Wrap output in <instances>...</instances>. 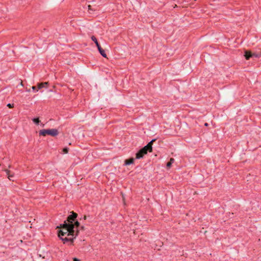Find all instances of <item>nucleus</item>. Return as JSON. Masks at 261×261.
<instances>
[{"mask_svg": "<svg viewBox=\"0 0 261 261\" xmlns=\"http://www.w3.org/2000/svg\"><path fill=\"white\" fill-rule=\"evenodd\" d=\"M70 213L66 220L57 226V228L59 229L58 230V236L63 243L70 242V244L72 245L74 240L79 234L80 222L77 219V213L73 211L70 212Z\"/></svg>", "mask_w": 261, "mask_h": 261, "instance_id": "1", "label": "nucleus"}, {"mask_svg": "<svg viewBox=\"0 0 261 261\" xmlns=\"http://www.w3.org/2000/svg\"><path fill=\"white\" fill-rule=\"evenodd\" d=\"M59 134L58 129H41L39 132V135L40 136L45 137L46 135H49L52 137H55Z\"/></svg>", "mask_w": 261, "mask_h": 261, "instance_id": "2", "label": "nucleus"}, {"mask_svg": "<svg viewBox=\"0 0 261 261\" xmlns=\"http://www.w3.org/2000/svg\"><path fill=\"white\" fill-rule=\"evenodd\" d=\"M91 40L95 43L96 47L100 54L104 58H107V54L105 51L102 48L100 44L98 43L97 38L94 36H92Z\"/></svg>", "mask_w": 261, "mask_h": 261, "instance_id": "3", "label": "nucleus"}, {"mask_svg": "<svg viewBox=\"0 0 261 261\" xmlns=\"http://www.w3.org/2000/svg\"><path fill=\"white\" fill-rule=\"evenodd\" d=\"M156 140V139H153L151 141H150L149 143H148V144L142 147L143 150L147 152V153L148 152H152V145L153 142H155Z\"/></svg>", "mask_w": 261, "mask_h": 261, "instance_id": "4", "label": "nucleus"}, {"mask_svg": "<svg viewBox=\"0 0 261 261\" xmlns=\"http://www.w3.org/2000/svg\"><path fill=\"white\" fill-rule=\"evenodd\" d=\"M147 154V152L144 151L143 149L142 148L140 150H139L136 153V159H140L143 158L144 155Z\"/></svg>", "mask_w": 261, "mask_h": 261, "instance_id": "5", "label": "nucleus"}, {"mask_svg": "<svg viewBox=\"0 0 261 261\" xmlns=\"http://www.w3.org/2000/svg\"><path fill=\"white\" fill-rule=\"evenodd\" d=\"M244 57L247 60H248L250 58L252 57V53L250 51L245 50L244 53Z\"/></svg>", "mask_w": 261, "mask_h": 261, "instance_id": "6", "label": "nucleus"}, {"mask_svg": "<svg viewBox=\"0 0 261 261\" xmlns=\"http://www.w3.org/2000/svg\"><path fill=\"white\" fill-rule=\"evenodd\" d=\"M134 159L133 158H130L128 159H126L124 161V165L127 166L133 164L134 163Z\"/></svg>", "mask_w": 261, "mask_h": 261, "instance_id": "7", "label": "nucleus"}, {"mask_svg": "<svg viewBox=\"0 0 261 261\" xmlns=\"http://www.w3.org/2000/svg\"><path fill=\"white\" fill-rule=\"evenodd\" d=\"M48 85V82L39 83L37 84L38 89H41L44 87H47Z\"/></svg>", "mask_w": 261, "mask_h": 261, "instance_id": "8", "label": "nucleus"}, {"mask_svg": "<svg viewBox=\"0 0 261 261\" xmlns=\"http://www.w3.org/2000/svg\"><path fill=\"white\" fill-rule=\"evenodd\" d=\"M174 159L173 158H170L169 162L166 164L167 168L169 169L172 166V164L174 163Z\"/></svg>", "mask_w": 261, "mask_h": 261, "instance_id": "9", "label": "nucleus"}, {"mask_svg": "<svg viewBox=\"0 0 261 261\" xmlns=\"http://www.w3.org/2000/svg\"><path fill=\"white\" fill-rule=\"evenodd\" d=\"M33 122L36 125H39L40 121L39 117H35L32 119Z\"/></svg>", "mask_w": 261, "mask_h": 261, "instance_id": "10", "label": "nucleus"}, {"mask_svg": "<svg viewBox=\"0 0 261 261\" xmlns=\"http://www.w3.org/2000/svg\"><path fill=\"white\" fill-rule=\"evenodd\" d=\"M6 173H7V174L8 176V178H9L10 180H11V177H13V175H11V174H10V170H6Z\"/></svg>", "mask_w": 261, "mask_h": 261, "instance_id": "11", "label": "nucleus"}, {"mask_svg": "<svg viewBox=\"0 0 261 261\" xmlns=\"http://www.w3.org/2000/svg\"><path fill=\"white\" fill-rule=\"evenodd\" d=\"M62 151L64 153H67L69 151V148L67 147H65L63 148Z\"/></svg>", "mask_w": 261, "mask_h": 261, "instance_id": "12", "label": "nucleus"}, {"mask_svg": "<svg viewBox=\"0 0 261 261\" xmlns=\"http://www.w3.org/2000/svg\"><path fill=\"white\" fill-rule=\"evenodd\" d=\"M260 57V54H256V53H252V57L259 58Z\"/></svg>", "mask_w": 261, "mask_h": 261, "instance_id": "13", "label": "nucleus"}, {"mask_svg": "<svg viewBox=\"0 0 261 261\" xmlns=\"http://www.w3.org/2000/svg\"><path fill=\"white\" fill-rule=\"evenodd\" d=\"M7 106L9 108H13L14 107V103H8Z\"/></svg>", "mask_w": 261, "mask_h": 261, "instance_id": "14", "label": "nucleus"}, {"mask_svg": "<svg viewBox=\"0 0 261 261\" xmlns=\"http://www.w3.org/2000/svg\"><path fill=\"white\" fill-rule=\"evenodd\" d=\"M79 231L80 230H85V227L84 226H80L79 227Z\"/></svg>", "mask_w": 261, "mask_h": 261, "instance_id": "15", "label": "nucleus"}, {"mask_svg": "<svg viewBox=\"0 0 261 261\" xmlns=\"http://www.w3.org/2000/svg\"><path fill=\"white\" fill-rule=\"evenodd\" d=\"M32 88L33 90V91H38L39 90V89H38V88L37 89L36 88V86H32Z\"/></svg>", "mask_w": 261, "mask_h": 261, "instance_id": "16", "label": "nucleus"}, {"mask_svg": "<svg viewBox=\"0 0 261 261\" xmlns=\"http://www.w3.org/2000/svg\"><path fill=\"white\" fill-rule=\"evenodd\" d=\"M88 9L89 10H91V11H94V10H93V9H92V6L90 5H89L88 6Z\"/></svg>", "mask_w": 261, "mask_h": 261, "instance_id": "17", "label": "nucleus"}, {"mask_svg": "<svg viewBox=\"0 0 261 261\" xmlns=\"http://www.w3.org/2000/svg\"><path fill=\"white\" fill-rule=\"evenodd\" d=\"M73 261H80V259L76 257L73 258Z\"/></svg>", "mask_w": 261, "mask_h": 261, "instance_id": "18", "label": "nucleus"}, {"mask_svg": "<svg viewBox=\"0 0 261 261\" xmlns=\"http://www.w3.org/2000/svg\"><path fill=\"white\" fill-rule=\"evenodd\" d=\"M83 219H84V220H86V219H87V216H86V215H85V216H84Z\"/></svg>", "mask_w": 261, "mask_h": 261, "instance_id": "19", "label": "nucleus"}, {"mask_svg": "<svg viewBox=\"0 0 261 261\" xmlns=\"http://www.w3.org/2000/svg\"><path fill=\"white\" fill-rule=\"evenodd\" d=\"M205 126H207L208 125V124L207 123H205V124H204Z\"/></svg>", "mask_w": 261, "mask_h": 261, "instance_id": "20", "label": "nucleus"}, {"mask_svg": "<svg viewBox=\"0 0 261 261\" xmlns=\"http://www.w3.org/2000/svg\"><path fill=\"white\" fill-rule=\"evenodd\" d=\"M21 85L23 86L22 82H21Z\"/></svg>", "mask_w": 261, "mask_h": 261, "instance_id": "21", "label": "nucleus"}, {"mask_svg": "<svg viewBox=\"0 0 261 261\" xmlns=\"http://www.w3.org/2000/svg\"><path fill=\"white\" fill-rule=\"evenodd\" d=\"M42 126L43 127L44 126V124H42Z\"/></svg>", "mask_w": 261, "mask_h": 261, "instance_id": "22", "label": "nucleus"}]
</instances>
